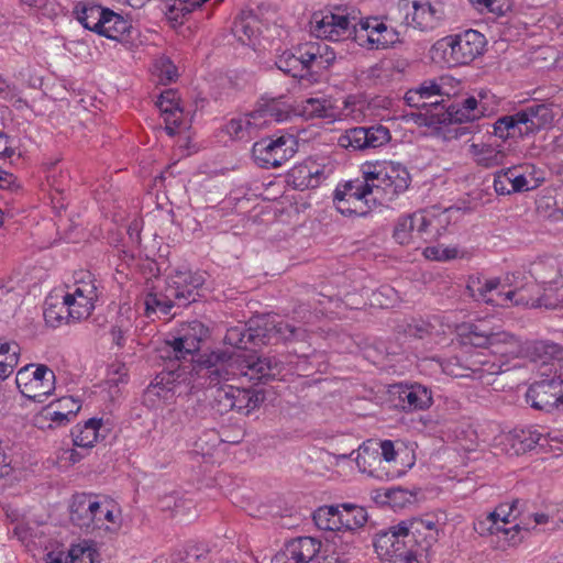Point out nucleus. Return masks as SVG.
<instances>
[{
	"label": "nucleus",
	"instance_id": "obj_51",
	"mask_svg": "<svg viewBox=\"0 0 563 563\" xmlns=\"http://www.w3.org/2000/svg\"><path fill=\"white\" fill-rule=\"evenodd\" d=\"M233 389L232 385L219 386L213 394V407L220 412H229L234 409V401L230 391Z\"/></svg>",
	"mask_w": 563,
	"mask_h": 563
},
{
	"label": "nucleus",
	"instance_id": "obj_58",
	"mask_svg": "<svg viewBox=\"0 0 563 563\" xmlns=\"http://www.w3.org/2000/svg\"><path fill=\"white\" fill-rule=\"evenodd\" d=\"M156 106L162 114L181 109L178 103L177 92L172 89H167L161 93Z\"/></svg>",
	"mask_w": 563,
	"mask_h": 563
},
{
	"label": "nucleus",
	"instance_id": "obj_56",
	"mask_svg": "<svg viewBox=\"0 0 563 563\" xmlns=\"http://www.w3.org/2000/svg\"><path fill=\"white\" fill-rule=\"evenodd\" d=\"M520 505V501L518 499L514 500L510 505L503 504L499 505L493 512L487 515L485 519L492 520H498L501 521L504 525L510 523V517L515 511L518 510V507Z\"/></svg>",
	"mask_w": 563,
	"mask_h": 563
},
{
	"label": "nucleus",
	"instance_id": "obj_53",
	"mask_svg": "<svg viewBox=\"0 0 563 563\" xmlns=\"http://www.w3.org/2000/svg\"><path fill=\"white\" fill-rule=\"evenodd\" d=\"M520 177L525 178L526 181L523 186L525 191H530L537 189L539 186L543 184L545 180L543 176V172L538 169L534 165H521Z\"/></svg>",
	"mask_w": 563,
	"mask_h": 563
},
{
	"label": "nucleus",
	"instance_id": "obj_16",
	"mask_svg": "<svg viewBox=\"0 0 563 563\" xmlns=\"http://www.w3.org/2000/svg\"><path fill=\"white\" fill-rule=\"evenodd\" d=\"M390 141V132L378 124L373 126H357L349 129L339 137V145L354 151L377 148Z\"/></svg>",
	"mask_w": 563,
	"mask_h": 563
},
{
	"label": "nucleus",
	"instance_id": "obj_31",
	"mask_svg": "<svg viewBox=\"0 0 563 563\" xmlns=\"http://www.w3.org/2000/svg\"><path fill=\"white\" fill-rule=\"evenodd\" d=\"M521 167L512 166L500 169L494 175V189L497 195H511L525 192L526 179L520 177Z\"/></svg>",
	"mask_w": 563,
	"mask_h": 563
},
{
	"label": "nucleus",
	"instance_id": "obj_34",
	"mask_svg": "<svg viewBox=\"0 0 563 563\" xmlns=\"http://www.w3.org/2000/svg\"><path fill=\"white\" fill-rule=\"evenodd\" d=\"M495 332L484 329L483 324L467 323L459 328V340L463 346L487 349Z\"/></svg>",
	"mask_w": 563,
	"mask_h": 563
},
{
	"label": "nucleus",
	"instance_id": "obj_4",
	"mask_svg": "<svg viewBox=\"0 0 563 563\" xmlns=\"http://www.w3.org/2000/svg\"><path fill=\"white\" fill-rule=\"evenodd\" d=\"M203 284L205 278L200 273L175 269L167 276L164 288H156L145 296L146 317L150 318L157 312L168 316L174 307H187L195 302Z\"/></svg>",
	"mask_w": 563,
	"mask_h": 563
},
{
	"label": "nucleus",
	"instance_id": "obj_19",
	"mask_svg": "<svg viewBox=\"0 0 563 563\" xmlns=\"http://www.w3.org/2000/svg\"><path fill=\"white\" fill-rule=\"evenodd\" d=\"M283 363L275 356L250 355L242 360L239 368L241 375L254 384H266L275 379L283 371Z\"/></svg>",
	"mask_w": 563,
	"mask_h": 563
},
{
	"label": "nucleus",
	"instance_id": "obj_12",
	"mask_svg": "<svg viewBox=\"0 0 563 563\" xmlns=\"http://www.w3.org/2000/svg\"><path fill=\"white\" fill-rule=\"evenodd\" d=\"M297 152V140L291 134L276 139L264 137L253 144L252 155L262 168H276L289 161Z\"/></svg>",
	"mask_w": 563,
	"mask_h": 563
},
{
	"label": "nucleus",
	"instance_id": "obj_41",
	"mask_svg": "<svg viewBox=\"0 0 563 563\" xmlns=\"http://www.w3.org/2000/svg\"><path fill=\"white\" fill-rule=\"evenodd\" d=\"M106 14L107 22H104V26L101 29L99 35L114 41H123L125 34H129L132 29L131 22L110 9Z\"/></svg>",
	"mask_w": 563,
	"mask_h": 563
},
{
	"label": "nucleus",
	"instance_id": "obj_64",
	"mask_svg": "<svg viewBox=\"0 0 563 563\" xmlns=\"http://www.w3.org/2000/svg\"><path fill=\"white\" fill-rule=\"evenodd\" d=\"M417 92L427 101L429 99L435 98V100L444 99L441 95V88L433 81L423 82L419 88L416 89Z\"/></svg>",
	"mask_w": 563,
	"mask_h": 563
},
{
	"label": "nucleus",
	"instance_id": "obj_26",
	"mask_svg": "<svg viewBox=\"0 0 563 563\" xmlns=\"http://www.w3.org/2000/svg\"><path fill=\"white\" fill-rule=\"evenodd\" d=\"M300 113L306 119H328L335 121L341 117L335 100L328 97L308 98L301 101Z\"/></svg>",
	"mask_w": 563,
	"mask_h": 563
},
{
	"label": "nucleus",
	"instance_id": "obj_47",
	"mask_svg": "<svg viewBox=\"0 0 563 563\" xmlns=\"http://www.w3.org/2000/svg\"><path fill=\"white\" fill-rule=\"evenodd\" d=\"M161 2V10L165 13L166 18L172 22H181V19L192 12L196 7L190 3V0H158Z\"/></svg>",
	"mask_w": 563,
	"mask_h": 563
},
{
	"label": "nucleus",
	"instance_id": "obj_24",
	"mask_svg": "<svg viewBox=\"0 0 563 563\" xmlns=\"http://www.w3.org/2000/svg\"><path fill=\"white\" fill-rule=\"evenodd\" d=\"M262 330L266 334V344L272 339L282 340L284 342L303 341L307 336V332L301 327H295L285 321H275L269 318H261Z\"/></svg>",
	"mask_w": 563,
	"mask_h": 563
},
{
	"label": "nucleus",
	"instance_id": "obj_21",
	"mask_svg": "<svg viewBox=\"0 0 563 563\" xmlns=\"http://www.w3.org/2000/svg\"><path fill=\"white\" fill-rule=\"evenodd\" d=\"M525 137L537 134L553 122V111L549 103H532L516 112Z\"/></svg>",
	"mask_w": 563,
	"mask_h": 563
},
{
	"label": "nucleus",
	"instance_id": "obj_18",
	"mask_svg": "<svg viewBox=\"0 0 563 563\" xmlns=\"http://www.w3.org/2000/svg\"><path fill=\"white\" fill-rule=\"evenodd\" d=\"M445 19L443 0H413L412 12L407 13L406 21L420 31H431Z\"/></svg>",
	"mask_w": 563,
	"mask_h": 563
},
{
	"label": "nucleus",
	"instance_id": "obj_40",
	"mask_svg": "<svg viewBox=\"0 0 563 563\" xmlns=\"http://www.w3.org/2000/svg\"><path fill=\"white\" fill-rule=\"evenodd\" d=\"M230 391L233 393V395H231L234 401L233 410L246 415L257 408L264 400V395L252 388H239L233 386V389H230Z\"/></svg>",
	"mask_w": 563,
	"mask_h": 563
},
{
	"label": "nucleus",
	"instance_id": "obj_8",
	"mask_svg": "<svg viewBox=\"0 0 563 563\" xmlns=\"http://www.w3.org/2000/svg\"><path fill=\"white\" fill-rule=\"evenodd\" d=\"M485 45V36L470 29L437 41L431 47V53L432 58L440 57L448 67H456L472 63L483 54Z\"/></svg>",
	"mask_w": 563,
	"mask_h": 563
},
{
	"label": "nucleus",
	"instance_id": "obj_49",
	"mask_svg": "<svg viewBox=\"0 0 563 563\" xmlns=\"http://www.w3.org/2000/svg\"><path fill=\"white\" fill-rule=\"evenodd\" d=\"M495 300H500V302H494L493 306L508 307L510 303L532 308L541 306L539 299H528L522 290H508L506 292L498 290Z\"/></svg>",
	"mask_w": 563,
	"mask_h": 563
},
{
	"label": "nucleus",
	"instance_id": "obj_55",
	"mask_svg": "<svg viewBox=\"0 0 563 563\" xmlns=\"http://www.w3.org/2000/svg\"><path fill=\"white\" fill-rule=\"evenodd\" d=\"M165 122V131L168 135L174 136L180 130L187 128V123L184 120L183 109L170 111V113L162 114Z\"/></svg>",
	"mask_w": 563,
	"mask_h": 563
},
{
	"label": "nucleus",
	"instance_id": "obj_52",
	"mask_svg": "<svg viewBox=\"0 0 563 563\" xmlns=\"http://www.w3.org/2000/svg\"><path fill=\"white\" fill-rule=\"evenodd\" d=\"M534 352L544 358L542 362L545 364L549 360H563V346L554 342L540 341L534 344Z\"/></svg>",
	"mask_w": 563,
	"mask_h": 563
},
{
	"label": "nucleus",
	"instance_id": "obj_39",
	"mask_svg": "<svg viewBox=\"0 0 563 563\" xmlns=\"http://www.w3.org/2000/svg\"><path fill=\"white\" fill-rule=\"evenodd\" d=\"M101 427V419L91 418L84 426H76L71 430L73 443L79 448H92L98 441V431Z\"/></svg>",
	"mask_w": 563,
	"mask_h": 563
},
{
	"label": "nucleus",
	"instance_id": "obj_44",
	"mask_svg": "<svg viewBox=\"0 0 563 563\" xmlns=\"http://www.w3.org/2000/svg\"><path fill=\"white\" fill-rule=\"evenodd\" d=\"M493 134L503 141L515 137H525L516 112L497 119L493 124Z\"/></svg>",
	"mask_w": 563,
	"mask_h": 563
},
{
	"label": "nucleus",
	"instance_id": "obj_46",
	"mask_svg": "<svg viewBox=\"0 0 563 563\" xmlns=\"http://www.w3.org/2000/svg\"><path fill=\"white\" fill-rule=\"evenodd\" d=\"M442 372L452 377H472V365H470V354L460 357L452 356L440 361Z\"/></svg>",
	"mask_w": 563,
	"mask_h": 563
},
{
	"label": "nucleus",
	"instance_id": "obj_57",
	"mask_svg": "<svg viewBox=\"0 0 563 563\" xmlns=\"http://www.w3.org/2000/svg\"><path fill=\"white\" fill-rule=\"evenodd\" d=\"M516 437L520 444L518 450L523 452L534 449L543 439V435L538 430L531 429L521 430L520 433H518Z\"/></svg>",
	"mask_w": 563,
	"mask_h": 563
},
{
	"label": "nucleus",
	"instance_id": "obj_9",
	"mask_svg": "<svg viewBox=\"0 0 563 563\" xmlns=\"http://www.w3.org/2000/svg\"><path fill=\"white\" fill-rule=\"evenodd\" d=\"M210 336V330L201 321L192 320L190 322L183 323L177 332V335L173 339L166 340V357L174 358L176 361H187L188 363L197 361L201 355L199 354L201 344L206 342Z\"/></svg>",
	"mask_w": 563,
	"mask_h": 563
},
{
	"label": "nucleus",
	"instance_id": "obj_60",
	"mask_svg": "<svg viewBox=\"0 0 563 563\" xmlns=\"http://www.w3.org/2000/svg\"><path fill=\"white\" fill-rule=\"evenodd\" d=\"M156 68L159 70V78L162 81L172 82L177 76V67L168 58H161L156 63Z\"/></svg>",
	"mask_w": 563,
	"mask_h": 563
},
{
	"label": "nucleus",
	"instance_id": "obj_20",
	"mask_svg": "<svg viewBox=\"0 0 563 563\" xmlns=\"http://www.w3.org/2000/svg\"><path fill=\"white\" fill-rule=\"evenodd\" d=\"M320 547L321 543L311 537L294 539L271 559V563H305L316 556Z\"/></svg>",
	"mask_w": 563,
	"mask_h": 563
},
{
	"label": "nucleus",
	"instance_id": "obj_50",
	"mask_svg": "<svg viewBox=\"0 0 563 563\" xmlns=\"http://www.w3.org/2000/svg\"><path fill=\"white\" fill-rule=\"evenodd\" d=\"M405 100L409 107L417 108L419 110H424L426 115L429 117V123L433 124V115L432 112H438L441 102L444 101V99L435 100L434 102H427L419 92L416 91V89H411L406 92Z\"/></svg>",
	"mask_w": 563,
	"mask_h": 563
},
{
	"label": "nucleus",
	"instance_id": "obj_62",
	"mask_svg": "<svg viewBox=\"0 0 563 563\" xmlns=\"http://www.w3.org/2000/svg\"><path fill=\"white\" fill-rule=\"evenodd\" d=\"M405 333L413 339H423L431 333V325L424 321L408 323Z\"/></svg>",
	"mask_w": 563,
	"mask_h": 563
},
{
	"label": "nucleus",
	"instance_id": "obj_17",
	"mask_svg": "<svg viewBox=\"0 0 563 563\" xmlns=\"http://www.w3.org/2000/svg\"><path fill=\"white\" fill-rule=\"evenodd\" d=\"M390 395L394 397L395 407L405 412L429 409L433 402L431 389L418 383L395 384Z\"/></svg>",
	"mask_w": 563,
	"mask_h": 563
},
{
	"label": "nucleus",
	"instance_id": "obj_15",
	"mask_svg": "<svg viewBox=\"0 0 563 563\" xmlns=\"http://www.w3.org/2000/svg\"><path fill=\"white\" fill-rule=\"evenodd\" d=\"M430 225L424 211L400 216L395 222L393 239L399 245L419 247L421 242L427 241Z\"/></svg>",
	"mask_w": 563,
	"mask_h": 563
},
{
	"label": "nucleus",
	"instance_id": "obj_61",
	"mask_svg": "<svg viewBox=\"0 0 563 563\" xmlns=\"http://www.w3.org/2000/svg\"><path fill=\"white\" fill-rule=\"evenodd\" d=\"M481 534L488 532L489 534H503L505 537V530H509L507 525L501 521L485 519L477 523L475 528Z\"/></svg>",
	"mask_w": 563,
	"mask_h": 563
},
{
	"label": "nucleus",
	"instance_id": "obj_1",
	"mask_svg": "<svg viewBox=\"0 0 563 563\" xmlns=\"http://www.w3.org/2000/svg\"><path fill=\"white\" fill-rule=\"evenodd\" d=\"M439 536V520L428 515L379 530L373 538V547L382 560L391 563H429Z\"/></svg>",
	"mask_w": 563,
	"mask_h": 563
},
{
	"label": "nucleus",
	"instance_id": "obj_29",
	"mask_svg": "<svg viewBox=\"0 0 563 563\" xmlns=\"http://www.w3.org/2000/svg\"><path fill=\"white\" fill-rule=\"evenodd\" d=\"M470 365H472V377L483 380L486 375H497L505 372L507 362L497 360V356L485 352H474L470 354Z\"/></svg>",
	"mask_w": 563,
	"mask_h": 563
},
{
	"label": "nucleus",
	"instance_id": "obj_32",
	"mask_svg": "<svg viewBox=\"0 0 563 563\" xmlns=\"http://www.w3.org/2000/svg\"><path fill=\"white\" fill-rule=\"evenodd\" d=\"M434 118V124H452L475 121V114L468 113L463 104L460 102H451V100L444 99L438 112H432Z\"/></svg>",
	"mask_w": 563,
	"mask_h": 563
},
{
	"label": "nucleus",
	"instance_id": "obj_14",
	"mask_svg": "<svg viewBox=\"0 0 563 563\" xmlns=\"http://www.w3.org/2000/svg\"><path fill=\"white\" fill-rule=\"evenodd\" d=\"M526 401L538 411L552 412L563 407V375L532 383L526 393Z\"/></svg>",
	"mask_w": 563,
	"mask_h": 563
},
{
	"label": "nucleus",
	"instance_id": "obj_42",
	"mask_svg": "<svg viewBox=\"0 0 563 563\" xmlns=\"http://www.w3.org/2000/svg\"><path fill=\"white\" fill-rule=\"evenodd\" d=\"M68 311H70V306L64 300V296L60 301L57 297L51 296L45 301L44 319L53 328L58 327L64 320L75 322L73 318L68 317Z\"/></svg>",
	"mask_w": 563,
	"mask_h": 563
},
{
	"label": "nucleus",
	"instance_id": "obj_27",
	"mask_svg": "<svg viewBox=\"0 0 563 563\" xmlns=\"http://www.w3.org/2000/svg\"><path fill=\"white\" fill-rule=\"evenodd\" d=\"M488 351L490 354L499 356V360L508 363L510 358L521 355L522 343L516 335L500 331L494 333Z\"/></svg>",
	"mask_w": 563,
	"mask_h": 563
},
{
	"label": "nucleus",
	"instance_id": "obj_22",
	"mask_svg": "<svg viewBox=\"0 0 563 563\" xmlns=\"http://www.w3.org/2000/svg\"><path fill=\"white\" fill-rule=\"evenodd\" d=\"M265 335L261 318H257L251 320L249 324L240 323L229 328L224 335V343L240 350H247L250 345L266 344Z\"/></svg>",
	"mask_w": 563,
	"mask_h": 563
},
{
	"label": "nucleus",
	"instance_id": "obj_38",
	"mask_svg": "<svg viewBox=\"0 0 563 563\" xmlns=\"http://www.w3.org/2000/svg\"><path fill=\"white\" fill-rule=\"evenodd\" d=\"M253 113L256 117V120H258V123H261V129L265 128L271 122L286 121L289 117V112L286 107L276 100L260 103Z\"/></svg>",
	"mask_w": 563,
	"mask_h": 563
},
{
	"label": "nucleus",
	"instance_id": "obj_6",
	"mask_svg": "<svg viewBox=\"0 0 563 563\" xmlns=\"http://www.w3.org/2000/svg\"><path fill=\"white\" fill-rule=\"evenodd\" d=\"M70 521L86 533L114 532L119 527V516L108 500H99L89 494H76L69 505Z\"/></svg>",
	"mask_w": 563,
	"mask_h": 563
},
{
	"label": "nucleus",
	"instance_id": "obj_36",
	"mask_svg": "<svg viewBox=\"0 0 563 563\" xmlns=\"http://www.w3.org/2000/svg\"><path fill=\"white\" fill-rule=\"evenodd\" d=\"M499 285L500 280L498 278L482 279L481 277H471L466 288L475 300L494 305V302H500V300H495Z\"/></svg>",
	"mask_w": 563,
	"mask_h": 563
},
{
	"label": "nucleus",
	"instance_id": "obj_63",
	"mask_svg": "<svg viewBox=\"0 0 563 563\" xmlns=\"http://www.w3.org/2000/svg\"><path fill=\"white\" fill-rule=\"evenodd\" d=\"M386 497L395 507H401L407 503H411L413 495L406 489L397 487L389 489L386 494Z\"/></svg>",
	"mask_w": 563,
	"mask_h": 563
},
{
	"label": "nucleus",
	"instance_id": "obj_43",
	"mask_svg": "<svg viewBox=\"0 0 563 563\" xmlns=\"http://www.w3.org/2000/svg\"><path fill=\"white\" fill-rule=\"evenodd\" d=\"M313 521L320 530L340 531L343 529L341 510L335 506L319 507L313 512Z\"/></svg>",
	"mask_w": 563,
	"mask_h": 563
},
{
	"label": "nucleus",
	"instance_id": "obj_30",
	"mask_svg": "<svg viewBox=\"0 0 563 563\" xmlns=\"http://www.w3.org/2000/svg\"><path fill=\"white\" fill-rule=\"evenodd\" d=\"M261 123L256 120L253 111L251 113L232 118L222 129L233 140H249L257 135Z\"/></svg>",
	"mask_w": 563,
	"mask_h": 563
},
{
	"label": "nucleus",
	"instance_id": "obj_25",
	"mask_svg": "<svg viewBox=\"0 0 563 563\" xmlns=\"http://www.w3.org/2000/svg\"><path fill=\"white\" fill-rule=\"evenodd\" d=\"M262 330L266 334V344L272 339L282 340L284 342L303 341L307 336V332L301 327H295L285 321H275L269 318H261Z\"/></svg>",
	"mask_w": 563,
	"mask_h": 563
},
{
	"label": "nucleus",
	"instance_id": "obj_10",
	"mask_svg": "<svg viewBox=\"0 0 563 563\" xmlns=\"http://www.w3.org/2000/svg\"><path fill=\"white\" fill-rule=\"evenodd\" d=\"M55 373L45 364H27L16 373L15 383L27 399L43 402L55 390Z\"/></svg>",
	"mask_w": 563,
	"mask_h": 563
},
{
	"label": "nucleus",
	"instance_id": "obj_45",
	"mask_svg": "<svg viewBox=\"0 0 563 563\" xmlns=\"http://www.w3.org/2000/svg\"><path fill=\"white\" fill-rule=\"evenodd\" d=\"M343 529L352 531L367 522V511L364 507L353 504H343L341 510Z\"/></svg>",
	"mask_w": 563,
	"mask_h": 563
},
{
	"label": "nucleus",
	"instance_id": "obj_35",
	"mask_svg": "<svg viewBox=\"0 0 563 563\" xmlns=\"http://www.w3.org/2000/svg\"><path fill=\"white\" fill-rule=\"evenodd\" d=\"M232 31L241 43H252L260 34V21L253 11H242L235 19Z\"/></svg>",
	"mask_w": 563,
	"mask_h": 563
},
{
	"label": "nucleus",
	"instance_id": "obj_23",
	"mask_svg": "<svg viewBox=\"0 0 563 563\" xmlns=\"http://www.w3.org/2000/svg\"><path fill=\"white\" fill-rule=\"evenodd\" d=\"M468 153L476 165L484 168H493L505 163L507 152L503 144L472 143Z\"/></svg>",
	"mask_w": 563,
	"mask_h": 563
},
{
	"label": "nucleus",
	"instance_id": "obj_48",
	"mask_svg": "<svg viewBox=\"0 0 563 563\" xmlns=\"http://www.w3.org/2000/svg\"><path fill=\"white\" fill-rule=\"evenodd\" d=\"M98 555L93 548V542L82 540L77 544H73L68 551V560L66 563H95Z\"/></svg>",
	"mask_w": 563,
	"mask_h": 563
},
{
	"label": "nucleus",
	"instance_id": "obj_7",
	"mask_svg": "<svg viewBox=\"0 0 563 563\" xmlns=\"http://www.w3.org/2000/svg\"><path fill=\"white\" fill-rule=\"evenodd\" d=\"M362 174L372 187L373 199L380 201H393L409 188L411 181L408 169L394 162L365 163Z\"/></svg>",
	"mask_w": 563,
	"mask_h": 563
},
{
	"label": "nucleus",
	"instance_id": "obj_59",
	"mask_svg": "<svg viewBox=\"0 0 563 563\" xmlns=\"http://www.w3.org/2000/svg\"><path fill=\"white\" fill-rule=\"evenodd\" d=\"M20 353L21 347L16 342H9L0 339V357H2V361L16 366L19 363Z\"/></svg>",
	"mask_w": 563,
	"mask_h": 563
},
{
	"label": "nucleus",
	"instance_id": "obj_2",
	"mask_svg": "<svg viewBox=\"0 0 563 563\" xmlns=\"http://www.w3.org/2000/svg\"><path fill=\"white\" fill-rule=\"evenodd\" d=\"M312 33L329 41L352 38L366 49H385L398 42V32L382 16L358 18L351 12L314 13Z\"/></svg>",
	"mask_w": 563,
	"mask_h": 563
},
{
	"label": "nucleus",
	"instance_id": "obj_33",
	"mask_svg": "<svg viewBox=\"0 0 563 563\" xmlns=\"http://www.w3.org/2000/svg\"><path fill=\"white\" fill-rule=\"evenodd\" d=\"M530 275L544 285L558 284L563 278V268L554 257H542L533 262L529 269Z\"/></svg>",
	"mask_w": 563,
	"mask_h": 563
},
{
	"label": "nucleus",
	"instance_id": "obj_28",
	"mask_svg": "<svg viewBox=\"0 0 563 563\" xmlns=\"http://www.w3.org/2000/svg\"><path fill=\"white\" fill-rule=\"evenodd\" d=\"M108 10L93 2L81 1L75 5L74 12L85 29L99 34L107 22Z\"/></svg>",
	"mask_w": 563,
	"mask_h": 563
},
{
	"label": "nucleus",
	"instance_id": "obj_37",
	"mask_svg": "<svg viewBox=\"0 0 563 563\" xmlns=\"http://www.w3.org/2000/svg\"><path fill=\"white\" fill-rule=\"evenodd\" d=\"M499 285L500 280L498 278L482 279L481 277H471L466 288L475 300L494 305V302H500V300H495Z\"/></svg>",
	"mask_w": 563,
	"mask_h": 563
},
{
	"label": "nucleus",
	"instance_id": "obj_3",
	"mask_svg": "<svg viewBox=\"0 0 563 563\" xmlns=\"http://www.w3.org/2000/svg\"><path fill=\"white\" fill-rule=\"evenodd\" d=\"M231 358L232 354L227 351H212L192 363H183L175 369L159 373L147 387V391L161 397L157 389L170 391L173 385L181 383L191 385L192 388L217 387L229 379L227 365Z\"/></svg>",
	"mask_w": 563,
	"mask_h": 563
},
{
	"label": "nucleus",
	"instance_id": "obj_11",
	"mask_svg": "<svg viewBox=\"0 0 563 563\" xmlns=\"http://www.w3.org/2000/svg\"><path fill=\"white\" fill-rule=\"evenodd\" d=\"M373 196L368 181L355 179L339 185L333 194L336 210L343 216L365 217L371 211L368 197Z\"/></svg>",
	"mask_w": 563,
	"mask_h": 563
},
{
	"label": "nucleus",
	"instance_id": "obj_13",
	"mask_svg": "<svg viewBox=\"0 0 563 563\" xmlns=\"http://www.w3.org/2000/svg\"><path fill=\"white\" fill-rule=\"evenodd\" d=\"M98 287L93 276L89 272H81L76 278L74 285L67 286V291L63 295L64 300L70 306L68 317L74 321L87 319L98 298Z\"/></svg>",
	"mask_w": 563,
	"mask_h": 563
},
{
	"label": "nucleus",
	"instance_id": "obj_5",
	"mask_svg": "<svg viewBox=\"0 0 563 563\" xmlns=\"http://www.w3.org/2000/svg\"><path fill=\"white\" fill-rule=\"evenodd\" d=\"M335 60L334 51L320 42H308L282 53L275 65L294 78L305 79L328 69Z\"/></svg>",
	"mask_w": 563,
	"mask_h": 563
},
{
	"label": "nucleus",
	"instance_id": "obj_54",
	"mask_svg": "<svg viewBox=\"0 0 563 563\" xmlns=\"http://www.w3.org/2000/svg\"><path fill=\"white\" fill-rule=\"evenodd\" d=\"M319 172L312 173L307 166H299L291 173L294 184L297 188L316 187L318 184L317 175Z\"/></svg>",
	"mask_w": 563,
	"mask_h": 563
}]
</instances>
